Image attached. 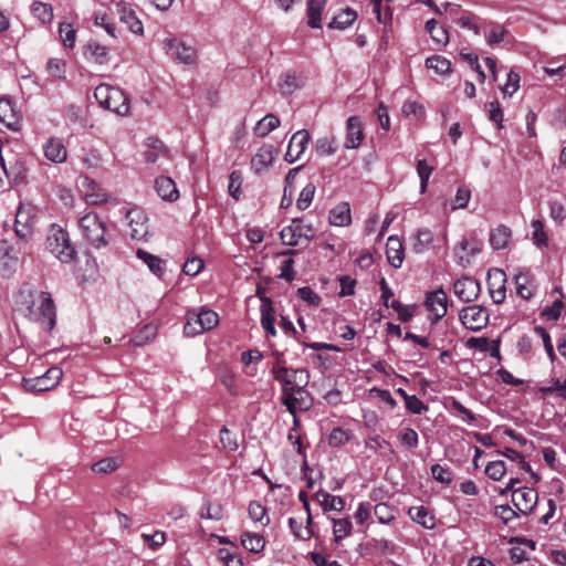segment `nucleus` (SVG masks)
I'll return each instance as SVG.
<instances>
[{
  "label": "nucleus",
  "mask_w": 566,
  "mask_h": 566,
  "mask_svg": "<svg viewBox=\"0 0 566 566\" xmlns=\"http://www.w3.org/2000/svg\"><path fill=\"white\" fill-rule=\"evenodd\" d=\"M424 29L430 34L431 39L438 44H447L449 42L447 30L443 27L438 25L434 19L428 20Z\"/></svg>",
  "instance_id": "nucleus-40"
},
{
  "label": "nucleus",
  "mask_w": 566,
  "mask_h": 566,
  "mask_svg": "<svg viewBox=\"0 0 566 566\" xmlns=\"http://www.w3.org/2000/svg\"><path fill=\"white\" fill-rule=\"evenodd\" d=\"M242 175L239 170H234L229 176L228 192L234 199L239 200L241 195Z\"/></svg>",
  "instance_id": "nucleus-55"
},
{
  "label": "nucleus",
  "mask_w": 566,
  "mask_h": 566,
  "mask_svg": "<svg viewBox=\"0 0 566 566\" xmlns=\"http://www.w3.org/2000/svg\"><path fill=\"white\" fill-rule=\"evenodd\" d=\"M471 198V190L467 186H461L458 188L455 197L452 202V210L463 209L468 206L469 200Z\"/></svg>",
  "instance_id": "nucleus-58"
},
{
  "label": "nucleus",
  "mask_w": 566,
  "mask_h": 566,
  "mask_svg": "<svg viewBox=\"0 0 566 566\" xmlns=\"http://www.w3.org/2000/svg\"><path fill=\"white\" fill-rule=\"evenodd\" d=\"M63 371L60 367H51L43 375L23 379V387L30 392H43L55 388L62 379Z\"/></svg>",
  "instance_id": "nucleus-7"
},
{
  "label": "nucleus",
  "mask_w": 566,
  "mask_h": 566,
  "mask_svg": "<svg viewBox=\"0 0 566 566\" xmlns=\"http://www.w3.org/2000/svg\"><path fill=\"white\" fill-rule=\"evenodd\" d=\"M249 516L254 522H259L262 525H266L269 523V517L266 516V507L262 505L261 502L252 501L249 504Z\"/></svg>",
  "instance_id": "nucleus-47"
},
{
  "label": "nucleus",
  "mask_w": 566,
  "mask_h": 566,
  "mask_svg": "<svg viewBox=\"0 0 566 566\" xmlns=\"http://www.w3.org/2000/svg\"><path fill=\"white\" fill-rule=\"evenodd\" d=\"M46 249L63 263H70L76 254L67 231L57 226H52L49 231Z\"/></svg>",
  "instance_id": "nucleus-4"
},
{
  "label": "nucleus",
  "mask_w": 566,
  "mask_h": 566,
  "mask_svg": "<svg viewBox=\"0 0 566 566\" xmlns=\"http://www.w3.org/2000/svg\"><path fill=\"white\" fill-rule=\"evenodd\" d=\"M434 240V235L429 229H419L415 234L413 251L422 253L430 248Z\"/></svg>",
  "instance_id": "nucleus-38"
},
{
  "label": "nucleus",
  "mask_w": 566,
  "mask_h": 566,
  "mask_svg": "<svg viewBox=\"0 0 566 566\" xmlns=\"http://www.w3.org/2000/svg\"><path fill=\"white\" fill-rule=\"evenodd\" d=\"M59 33L61 36V40L66 48H73L76 40V30L73 28L72 24L62 22L59 25Z\"/></svg>",
  "instance_id": "nucleus-50"
},
{
  "label": "nucleus",
  "mask_w": 566,
  "mask_h": 566,
  "mask_svg": "<svg viewBox=\"0 0 566 566\" xmlns=\"http://www.w3.org/2000/svg\"><path fill=\"white\" fill-rule=\"evenodd\" d=\"M431 474L434 480L444 483L450 484L452 482V472L448 467H443L440 464H433L431 467Z\"/></svg>",
  "instance_id": "nucleus-63"
},
{
  "label": "nucleus",
  "mask_w": 566,
  "mask_h": 566,
  "mask_svg": "<svg viewBox=\"0 0 566 566\" xmlns=\"http://www.w3.org/2000/svg\"><path fill=\"white\" fill-rule=\"evenodd\" d=\"M315 150L319 156H329L336 151L335 138L332 136H324L316 140Z\"/></svg>",
  "instance_id": "nucleus-49"
},
{
  "label": "nucleus",
  "mask_w": 566,
  "mask_h": 566,
  "mask_svg": "<svg viewBox=\"0 0 566 566\" xmlns=\"http://www.w3.org/2000/svg\"><path fill=\"white\" fill-rule=\"evenodd\" d=\"M0 122L12 129L18 125V117L10 99H0Z\"/></svg>",
  "instance_id": "nucleus-37"
},
{
  "label": "nucleus",
  "mask_w": 566,
  "mask_h": 566,
  "mask_svg": "<svg viewBox=\"0 0 566 566\" xmlns=\"http://www.w3.org/2000/svg\"><path fill=\"white\" fill-rule=\"evenodd\" d=\"M326 0H308L306 7L307 24L313 29L322 28V13Z\"/></svg>",
  "instance_id": "nucleus-28"
},
{
  "label": "nucleus",
  "mask_w": 566,
  "mask_h": 566,
  "mask_svg": "<svg viewBox=\"0 0 566 566\" xmlns=\"http://www.w3.org/2000/svg\"><path fill=\"white\" fill-rule=\"evenodd\" d=\"M480 291V283L475 279L469 276L458 279L453 284V292L455 296L464 303L475 301Z\"/></svg>",
  "instance_id": "nucleus-15"
},
{
  "label": "nucleus",
  "mask_w": 566,
  "mask_h": 566,
  "mask_svg": "<svg viewBox=\"0 0 566 566\" xmlns=\"http://www.w3.org/2000/svg\"><path fill=\"white\" fill-rule=\"evenodd\" d=\"M24 316L39 323L44 331H51L56 323L55 305L51 294L43 291H29L22 302Z\"/></svg>",
  "instance_id": "nucleus-1"
},
{
  "label": "nucleus",
  "mask_w": 566,
  "mask_h": 566,
  "mask_svg": "<svg viewBox=\"0 0 566 566\" xmlns=\"http://www.w3.org/2000/svg\"><path fill=\"white\" fill-rule=\"evenodd\" d=\"M352 438V432L342 427H336L332 430L328 437V444L334 448L346 444Z\"/></svg>",
  "instance_id": "nucleus-43"
},
{
  "label": "nucleus",
  "mask_w": 566,
  "mask_h": 566,
  "mask_svg": "<svg viewBox=\"0 0 566 566\" xmlns=\"http://www.w3.org/2000/svg\"><path fill=\"white\" fill-rule=\"evenodd\" d=\"M537 499V492L532 488L524 486L513 490L512 502L516 510L523 515H527L533 511Z\"/></svg>",
  "instance_id": "nucleus-14"
},
{
  "label": "nucleus",
  "mask_w": 566,
  "mask_h": 566,
  "mask_svg": "<svg viewBox=\"0 0 566 566\" xmlns=\"http://www.w3.org/2000/svg\"><path fill=\"white\" fill-rule=\"evenodd\" d=\"M136 255L142 260L156 276L161 277L165 273V262L159 256L145 250L138 249Z\"/></svg>",
  "instance_id": "nucleus-29"
},
{
  "label": "nucleus",
  "mask_w": 566,
  "mask_h": 566,
  "mask_svg": "<svg viewBox=\"0 0 566 566\" xmlns=\"http://www.w3.org/2000/svg\"><path fill=\"white\" fill-rule=\"evenodd\" d=\"M387 260L391 266L399 269L405 259L403 247L399 238L389 237L386 244Z\"/></svg>",
  "instance_id": "nucleus-23"
},
{
  "label": "nucleus",
  "mask_w": 566,
  "mask_h": 566,
  "mask_svg": "<svg viewBox=\"0 0 566 566\" xmlns=\"http://www.w3.org/2000/svg\"><path fill=\"white\" fill-rule=\"evenodd\" d=\"M399 441L402 446H405L408 449H415L418 447L419 443V437L416 430L412 428H403L399 432Z\"/></svg>",
  "instance_id": "nucleus-54"
},
{
  "label": "nucleus",
  "mask_w": 566,
  "mask_h": 566,
  "mask_svg": "<svg viewBox=\"0 0 566 566\" xmlns=\"http://www.w3.org/2000/svg\"><path fill=\"white\" fill-rule=\"evenodd\" d=\"M532 229H533V232H532V239H533V242L538 247V248H542V247H546L547 245V234L544 230V224L541 220L536 219V220H533L532 223Z\"/></svg>",
  "instance_id": "nucleus-52"
},
{
  "label": "nucleus",
  "mask_w": 566,
  "mask_h": 566,
  "mask_svg": "<svg viewBox=\"0 0 566 566\" xmlns=\"http://www.w3.org/2000/svg\"><path fill=\"white\" fill-rule=\"evenodd\" d=\"M459 318L465 328L478 332L488 325L489 312L483 306L470 305L461 310Z\"/></svg>",
  "instance_id": "nucleus-8"
},
{
  "label": "nucleus",
  "mask_w": 566,
  "mask_h": 566,
  "mask_svg": "<svg viewBox=\"0 0 566 566\" xmlns=\"http://www.w3.org/2000/svg\"><path fill=\"white\" fill-rule=\"evenodd\" d=\"M291 380L289 387H283L282 389H295L296 392H305V388L310 381V374L305 368L291 369L290 378Z\"/></svg>",
  "instance_id": "nucleus-32"
},
{
  "label": "nucleus",
  "mask_w": 566,
  "mask_h": 566,
  "mask_svg": "<svg viewBox=\"0 0 566 566\" xmlns=\"http://www.w3.org/2000/svg\"><path fill=\"white\" fill-rule=\"evenodd\" d=\"M426 66L436 73L444 75L451 72V62L441 55H432L426 60Z\"/></svg>",
  "instance_id": "nucleus-41"
},
{
  "label": "nucleus",
  "mask_w": 566,
  "mask_h": 566,
  "mask_svg": "<svg viewBox=\"0 0 566 566\" xmlns=\"http://www.w3.org/2000/svg\"><path fill=\"white\" fill-rule=\"evenodd\" d=\"M84 55L87 57V60L101 65L107 63L109 60L108 48L99 44L96 41L87 42L85 45Z\"/></svg>",
  "instance_id": "nucleus-26"
},
{
  "label": "nucleus",
  "mask_w": 566,
  "mask_h": 566,
  "mask_svg": "<svg viewBox=\"0 0 566 566\" xmlns=\"http://www.w3.org/2000/svg\"><path fill=\"white\" fill-rule=\"evenodd\" d=\"M280 238L284 244L295 247L302 239L312 240L314 229L311 224H304L302 219L295 218L291 221V224L281 230Z\"/></svg>",
  "instance_id": "nucleus-6"
},
{
  "label": "nucleus",
  "mask_w": 566,
  "mask_h": 566,
  "mask_svg": "<svg viewBox=\"0 0 566 566\" xmlns=\"http://www.w3.org/2000/svg\"><path fill=\"white\" fill-rule=\"evenodd\" d=\"M549 217L556 222L562 223L566 219V209L564 205L557 200L548 201Z\"/></svg>",
  "instance_id": "nucleus-62"
},
{
  "label": "nucleus",
  "mask_w": 566,
  "mask_h": 566,
  "mask_svg": "<svg viewBox=\"0 0 566 566\" xmlns=\"http://www.w3.org/2000/svg\"><path fill=\"white\" fill-rule=\"evenodd\" d=\"M32 12L42 23H49L53 19V9L48 3L35 1L32 4Z\"/></svg>",
  "instance_id": "nucleus-45"
},
{
  "label": "nucleus",
  "mask_w": 566,
  "mask_h": 566,
  "mask_svg": "<svg viewBox=\"0 0 566 566\" xmlns=\"http://www.w3.org/2000/svg\"><path fill=\"white\" fill-rule=\"evenodd\" d=\"M261 312V326L265 331V333L270 336L276 335V329L274 326L275 322V311L273 308L272 302L270 298H263L260 307Z\"/></svg>",
  "instance_id": "nucleus-25"
},
{
  "label": "nucleus",
  "mask_w": 566,
  "mask_h": 566,
  "mask_svg": "<svg viewBox=\"0 0 566 566\" xmlns=\"http://www.w3.org/2000/svg\"><path fill=\"white\" fill-rule=\"evenodd\" d=\"M484 472L493 481H500L506 472V467L502 460L491 461L486 464Z\"/></svg>",
  "instance_id": "nucleus-51"
},
{
  "label": "nucleus",
  "mask_w": 566,
  "mask_h": 566,
  "mask_svg": "<svg viewBox=\"0 0 566 566\" xmlns=\"http://www.w3.org/2000/svg\"><path fill=\"white\" fill-rule=\"evenodd\" d=\"M35 223L34 208L31 205H20L15 214L14 231L21 240L31 238Z\"/></svg>",
  "instance_id": "nucleus-10"
},
{
  "label": "nucleus",
  "mask_w": 566,
  "mask_h": 566,
  "mask_svg": "<svg viewBox=\"0 0 566 566\" xmlns=\"http://www.w3.org/2000/svg\"><path fill=\"white\" fill-rule=\"evenodd\" d=\"M451 409L468 424H473L476 420V416L467 407H464L459 400L453 399L451 402Z\"/></svg>",
  "instance_id": "nucleus-53"
},
{
  "label": "nucleus",
  "mask_w": 566,
  "mask_h": 566,
  "mask_svg": "<svg viewBox=\"0 0 566 566\" xmlns=\"http://www.w3.org/2000/svg\"><path fill=\"white\" fill-rule=\"evenodd\" d=\"M329 222L336 227H346L352 222L350 207L347 202H339L329 211Z\"/></svg>",
  "instance_id": "nucleus-27"
},
{
  "label": "nucleus",
  "mask_w": 566,
  "mask_h": 566,
  "mask_svg": "<svg viewBox=\"0 0 566 566\" xmlns=\"http://www.w3.org/2000/svg\"><path fill=\"white\" fill-rule=\"evenodd\" d=\"M242 546L251 553H260L265 546V539L262 535L252 532H243L240 537Z\"/></svg>",
  "instance_id": "nucleus-34"
},
{
  "label": "nucleus",
  "mask_w": 566,
  "mask_h": 566,
  "mask_svg": "<svg viewBox=\"0 0 566 566\" xmlns=\"http://www.w3.org/2000/svg\"><path fill=\"white\" fill-rule=\"evenodd\" d=\"M94 97L101 107L125 116L129 113V99L124 91L109 84H99L94 91Z\"/></svg>",
  "instance_id": "nucleus-3"
},
{
  "label": "nucleus",
  "mask_w": 566,
  "mask_h": 566,
  "mask_svg": "<svg viewBox=\"0 0 566 566\" xmlns=\"http://www.w3.org/2000/svg\"><path fill=\"white\" fill-rule=\"evenodd\" d=\"M276 154L277 150L272 145H262L251 159V169L258 175L268 170L272 166Z\"/></svg>",
  "instance_id": "nucleus-18"
},
{
  "label": "nucleus",
  "mask_w": 566,
  "mask_h": 566,
  "mask_svg": "<svg viewBox=\"0 0 566 566\" xmlns=\"http://www.w3.org/2000/svg\"><path fill=\"white\" fill-rule=\"evenodd\" d=\"M494 515L499 517L504 524H509L517 517V513L509 504L496 505L494 507Z\"/></svg>",
  "instance_id": "nucleus-61"
},
{
  "label": "nucleus",
  "mask_w": 566,
  "mask_h": 566,
  "mask_svg": "<svg viewBox=\"0 0 566 566\" xmlns=\"http://www.w3.org/2000/svg\"><path fill=\"white\" fill-rule=\"evenodd\" d=\"M116 12L120 22L125 23L129 31L135 34H143L144 27L135 11L125 2L116 3Z\"/></svg>",
  "instance_id": "nucleus-20"
},
{
  "label": "nucleus",
  "mask_w": 566,
  "mask_h": 566,
  "mask_svg": "<svg viewBox=\"0 0 566 566\" xmlns=\"http://www.w3.org/2000/svg\"><path fill=\"white\" fill-rule=\"evenodd\" d=\"M289 526L296 538L306 541L312 536V530L308 526L303 527L302 522L295 520L294 517L289 518Z\"/></svg>",
  "instance_id": "nucleus-56"
},
{
  "label": "nucleus",
  "mask_w": 566,
  "mask_h": 566,
  "mask_svg": "<svg viewBox=\"0 0 566 566\" xmlns=\"http://www.w3.org/2000/svg\"><path fill=\"white\" fill-rule=\"evenodd\" d=\"M126 219L128 220V234L134 240H143L148 234L147 216L139 208L127 210Z\"/></svg>",
  "instance_id": "nucleus-12"
},
{
  "label": "nucleus",
  "mask_w": 566,
  "mask_h": 566,
  "mask_svg": "<svg viewBox=\"0 0 566 566\" xmlns=\"http://www.w3.org/2000/svg\"><path fill=\"white\" fill-rule=\"evenodd\" d=\"M219 323L218 314L209 308L202 307L199 312L189 311L187 322L184 326V333L187 336H197L206 331H210Z\"/></svg>",
  "instance_id": "nucleus-5"
},
{
  "label": "nucleus",
  "mask_w": 566,
  "mask_h": 566,
  "mask_svg": "<svg viewBox=\"0 0 566 566\" xmlns=\"http://www.w3.org/2000/svg\"><path fill=\"white\" fill-rule=\"evenodd\" d=\"M432 171H433V167L428 165L426 159L418 160L417 174L420 179V193H424L427 191L428 182H429Z\"/></svg>",
  "instance_id": "nucleus-44"
},
{
  "label": "nucleus",
  "mask_w": 566,
  "mask_h": 566,
  "mask_svg": "<svg viewBox=\"0 0 566 566\" xmlns=\"http://www.w3.org/2000/svg\"><path fill=\"white\" fill-rule=\"evenodd\" d=\"M44 157L55 164H62L67 158V150L62 139L57 137L49 138L43 145Z\"/></svg>",
  "instance_id": "nucleus-21"
},
{
  "label": "nucleus",
  "mask_w": 566,
  "mask_h": 566,
  "mask_svg": "<svg viewBox=\"0 0 566 566\" xmlns=\"http://www.w3.org/2000/svg\"><path fill=\"white\" fill-rule=\"evenodd\" d=\"M155 188L160 198L167 201H176L179 198V191L175 181L166 176H160L155 180Z\"/></svg>",
  "instance_id": "nucleus-24"
},
{
  "label": "nucleus",
  "mask_w": 566,
  "mask_h": 566,
  "mask_svg": "<svg viewBox=\"0 0 566 566\" xmlns=\"http://www.w3.org/2000/svg\"><path fill=\"white\" fill-rule=\"evenodd\" d=\"M78 228L85 242L93 249L106 248L111 242L107 223L96 212H85L78 219Z\"/></svg>",
  "instance_id": "nucleus-2"
},
{
  "label": "nucleus",
  "mask_w": 566,
  "mask_h": 566,
  "mask_svg": "<svg viewBox=\"0 0 566 566\" xmlns=\"http://www.w3.org/2000/svg\"><path fill=\"white\" fill-rule=\"evenodd\" d=\"M512 232L506 226L500 224L490 233V244L495 250L505 249L511 240Z\"/></svg>",
  "instance_id": "nucleus-30"
},
{
  "label": "nucleus",
  "mask_w": 566,
  "mask_h": 566,
  "mask_svg": "<svg viewBox=\"0 0 566 566\" xmlns=\"http://www.w3.org/2000/svg\"><path fill=\"white\" fill-rule=\"evenodd\" d=\"M357 19V13L346 8L336 14L328 24V28L336 30H345L349 28Z\"/></svg>",
  "instance_id": "nucleus-35"
},
{
  "label": "nucleus",
  "mask_w": 566,
  "mask_h": 566,
  "mask_svg": "<svg viewBox=\"0 0 566 566\" xmlns=\"http://www.w3.org/2000/svg\"><path fill=\"white\" fill-rule=\"evenodd\" d=\"M516 293L524 300H530L536 293L537 286L530 272H518L514 275Z\"/></svg>",
  "instance_id": "nucleus-22"
},
{
  "label": "nucleus",
  "mask_w": 566,
  "mask_h": 566,
  "mask_svg": "<svg viewBox=\"0 0 566 566\" xmlns=\"http://www.w3.org/2000/svg\"><path fill=\"white\" fill-rule=\"evenodd\" d=\"M203 261L200 258H189L184 266L182 272L189 276L198 275L203 269Z\"/></svg>",
  "instance_id": "nucleus-64"
},
{
  "label": "nucleus",
  "mask_w": 566,
  "mask_h": 566,
  "mask_svg": "<svg viewBox=\"0 0 566 566\" xmlns=\"http://www.w3.org/2000/svg\"><path fill=\"white\" fill-rule=\"evenodd\" d=\"M506 274L503 270L492 269L488 272V285L492 301L501 304L505 300Z\"/></svg>",
  "instance_id": "nucleus-16"
},
{
  "label": "nucleus",
  "mask_w": 566,
  "mask_h": 566,
  "mask_svg": "<svg viewBox=\"0 0 566 566\" xmlns=\"http://www.w3.org/2000/svg\"><path fill=\"white\" fill-rule=\"evenodd\" d=\"M282 403L293 417L297 409L307 410L312 407V399L307 390L301 394L295 389H282Z\"/></svg>",
  "instance_id": "nucleus-13"
},
{
  "label": "nucleus",
  "mask_w": 566,
  "mask_h": 566,
  "mask_svg": "<svg viewBox=\"0 0 566 566\" xmlns=\"http://www.w3.org/2000/svg\"><path fill=\"white\" fill-rule=\"evenodd\" d=\"M507 34L506 29L499 24L491 22V29L488 33H485V40L489 45H494L504 41Z\"/></svg>",
  "instance_id": "nucleus-48"
},
{
  "label": "nucleus",
  "mask_w": 566,
  "mask_h": 566,
  "mask_svg": "<svg viewBox=\"0 0 566 566\" xmlns=\"http://www.w3.org/2000/svg\"><path fill=\"white\" fill-rule=\"evenodd\" d=\"M375 516L381 524H389L394 518V511L391 506L386 503H378L374 507Z\"/></svg>",
  "instance_id": "nucleus-57"
},
{
  "label": "nucleus",
  "mask_w": 566,
  "mask_h": 566,
  "mask_svg": "<svg viewBox=\"0 0 566 566\" xmlns=\"http://www.w3.org/2000/svg\"><path fill=\"white\" fill-rule=\"evenodd\" d=\"M45 70L49 74V76L53 81H61L65 78L66 74V64L63 60L51 57L46 62Z\"/></svg>",
  "instance_id": "nucleus-39"
},
{
  "label": "nucleus",
  "mask_w": 566,
  "mask_h": 566,
  "mask_svg": "<svg viewBox=\"0 0 566 566\" xmlns=\"http://www.w3.org/2000/svg\"><path fill=\"white\" fill-rule=\"evenodd\" d=\"M310 142V134L306 129H301L294 133L289 142L287 149L285 153V160L293 164L305 151Z\"/></svg>",
  "instance_id": "nucleus-17"
},
{
  "label": "nucleus",
  "mask_w": 566,
  "mask_h": 566,
  "mask_svg": "<svg viewBox=\"0 0 566 566\" xmlns=\"http://www.w3.org/2000/svg\"><path fill=\"white\" fill-rule=\"evenodd\" d=\"M280 126V119L274 114H266L254 126V134L258 137H265Z\"/></svg>",
  "instance_id": "nucleus-36"
},
{
  "label": "nucleus",
  "mask_w": 566,
  "mask_h": 566,
  "mask_svg": "<svg viewBox=\"0 0 566 566\" xmlns=\"http://www.w3.org/2000/svg\"><path fill=\"white\" fill-rule=\"evenodd\" d=\"M164 49L171 59L180 63L192 64L196 62V49L177 38L165 39Z\"/></svg>",
  "instance_id": "nucleus-9"
},
{
  "label": "nucleus",
  "mask_w": 566,
  "mask_h": 566,
  "mask_svg": "<svg viewBox=\"0 0 566 566\" xmlns=\"http://www.w3.org/2000/svg\"><path fill=\"white\" fill-rule=\"evenodd\" d=\"M426 308L433 314V323L439 322L448 311V296L442 287L429 292L424 300Z\"/></svg>",
  "instance_id": "nucleus-11"
},
{
  "label": "nucleus",
  "mask_w": 566,
  "mask_h": 566,
  "mask_svg": "<svg viewBox=\"0 0 566 566\" xmlns=\"http://www.w3.org/2000/svg\"><path fill=\"white\" fill-rule=\"evenodd\" d=\"M538 391L543 395L556 394L558 397L563 399L566 398L565 381H562L559 378L554 379L551 386L539 387Z\"/></svg>",
  "instance_id": "nucleus-60"
},
{
  "label": "nucleus",
  "mask_w": 566,
  "mask_h": 566,
  "mask_svg": "<svg viewBox=\"0 0 566 566\" xmlns=\"http://www.w3.org/2000/svg\"><path fill=\"white\" fill-rule=\"evenodd\" d=\"M315 191H316V187L314 184L312 182H308L300 192V196L296 200V207L300 209V210H305L307 209L312 201H313V198H314V195H315Z\"/></svg>",
  "instance_id": "nucleus-46"
},
{
  "label": "nucleus",
  "mask_w": 566,
  "mask_h": 566,
  "mask_svg": "<svg viewBox=\"0 0 566 566\" xmlns=\"http://www.w3.org/2000/svg\"><path fill=\"white\" fill-rule=\"evenodd\" d=\"M297 296L310 306H318L321 303L319 295L310 286H303L297 290Z\"/></svg>",
  "instance_id": "nucleus-59"
},
{
  "label": "nucleus",
  "mask_w": 566,
  "mask_h": 566,
  "mask_svg": "<svg viewBox=\"0 0 566 566\" xmlns=\"http://www.w3.org/2000/svg\"><path fill=\"white\" fill-rule=\"evenodd\" d=\"M316 499L318 500L323 511H342L345 506V501L343 497L337 495H332L325 491H318L315 494Z\"/></svg>",
  "instance_id": "nucleus-33"
},
{
  "label": "nucleus",
  "mask_w": 566,
  "mask_h": 566,
  "mask_svg": "<svg viewBox=\"0 0 566 566\" xmlns=\"http://www.w3.org/2000/svg\"><path fill=\"white\" fill-rule=\"evenodd\" d=\"M87 191L85 193V201L87 205L97 206L107 201V195L103 189L93 180L85 179Z\"/></svg>",
  "instance_id": "nucleus-31"
},
{
  "label": "nucleus",
  "mask_w": 566,
  "mask_h": 566,
  "mask_svg": "<svg viewBox=\"0 0 566 566\" xmlns=\"http://www.w3.org/2000/svg\"><path fill=\"white\" fill-rule=\"evenodd\" d=\"M364 139L363 124L359 117L350 116L346 123L345 148H358Z\"/></svg>",
  "instance_id": "nucleus-19"
},
{
  "label": "nucleus",
  "mask_w": 566,
  "mask_h": 566,
  "mask_svg": "<svg viewBox=\"0 0 566 566\" xmlns=\"http://www.w3.org/2000/svg\"><path fill=\"white\" fill-rule=\"evenodd\" d=\"M333 533L335 542H339L350 535L352 522L347 518H333Z\"/></svg>",
  "instance_id": "nucleus-42"
}]
</instances>
